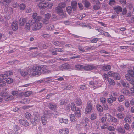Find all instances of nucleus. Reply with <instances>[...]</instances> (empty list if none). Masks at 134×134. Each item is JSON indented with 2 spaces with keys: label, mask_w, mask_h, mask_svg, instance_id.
<instances>
[{
  "label": "nucleus",
  "mask_w": 134,
  "mask_h": 134,
  "mask_svg": "<svg viewBox=\"0 0 134 134\" xmlns=\"http://www.w3.org/2000/svg\"><path fill=\"white\" fill-rule=\"evenodd\" d=\"M27 71L29 74L34 76H38L41 74V68L39 65L34 66L31 69H29Z\"/></svg>",
  "instance_id": "obj_1"
},
{
  "label": "nucleus",
  "mask_w": 134,
  "mask_h": 134,
  "mask_svg": "<svg viewBox=\"0 0 134 134\" xmlns=\"http://www.w3.org/2000/svg\"><path fill=\"white\" fill-rule=\"evenodd\" d=\"M31 23L33 26L32 29L34 31H36L40 29L42 26L41 23L34 21L32 20L31 21Z\"/></svg>",
  "instance_id": "obj_2"
},
{
  "label": "nucleus",
  "mask_w": 134,
  "mask_h": 134,
  "mask_svg": "<svg viewBox=\"0 0 134 134\" xmlns=\"http://www.w3.org/2000/svg\"><path fill=\"white\" fill-rule=\"evenodd\" d=\"M41 68V71H42L44 73H48L51 72L53 71H54V70L55 69L56 67H53V66L52 67V69L51 70H49L47 68V67L46 66H40Z\"/></svg>",
  "instance_id": "obj_3"
},
{
  "label": "nucleus",
  "mask_w": 134,
  "mask_h": 134,
  "mask_svg": "<svg viewBox=\"0 0 134 134\" xmlns=\"http://www.w3.org/2000/svg\"><path fill=\"white\" fill-rule=\"evenodd\" d=\"M55 69H54V70L58 71L60 70H63V69H68L69 68V65L68 64H64L60 66L58 68L55 67Z\"/></svg>",
  "instance_id": "obj_4"
},
{
  "label": "nucleus",
  "mask_w": 134,
  "mask_h": 134,
  "mask_svg": "<svg viewBox=\"0 0 134 134\" xmlns=\"http://www.w3.org/2000/svg\"><path fill=\"white\" fill-rule=\"evenodd\" d=\"M59 7L55 8V10L59 15L62 18H64L66 17V13L64 12L63 9H59Z\"/></svg>",
  "instance_id": "obj_5"
},
{
  "label": "nucleus",
  "mask_w": 134,
  "mask_h": 134,
  "mask_svg": "<svg viewBox=\"0 0 134 134\" xmlns=\"http://www.w3.org/2000/svg\"><path fill=\"white\" fill-rule=\"evenodd\" d=\"M12 72L10 71H8L5 72L3 74H1L0 75V79H3L5 80L8 76L11 75L13 74Z\"/></svg>",
  "instance_id": "obj_6"
},
{
  "label": "nucleus",
  "mask_w": 134,
  "mask_h": 134,
  "mask_svg": "<svg viewBox=\"0 0 134 134\" xmlns=\"http://www.w3.org/2000/svg\"><path fill=\"white\" fill-rule=\"evenodd\" d=\"M5 10H7L8 11V12L9 13V15H6L5 18L6 19H9L11 18L10 15L12 14L13 11V9L11 7L8 6L6 8Z\"/></svg>",
  "instance_id": "obj_7"
},
{
  "label": "nucleus",
  "mask_w": 134,
  "mask_h": 134,
  "mask_svg": "<svg viewBox=\"0 0 134 134\" xmlns=\"http://www.w3.org/2000/svg\"><path fill=\"white\" fill-rule=\"evenodd\" d=\"M97 70L96 66L92 65H86L84 66V70Z\"/></svg>",
  "instance_id": "obj_8"
},
{
  "label": "nucleus",
  "mask_w": 134,
  "mask_h": 134,
  "mask_svg": "<svg viewBox=\"0 0 134 134\" xmlns=\"http://www.w3.org/2000/svg\"><path fill=\"white\" fill-rule=\"evenodd\" d=\"M47 2L41 1L39 4L38 6L40 9H43L47 7Z\"/></svg>",
  "instance_id": "obj_9"
},
{
  "label": "nucleus",
  "mask_w": 134,
  "mask_h": 134,
  "mask_svg": "<svg viewBox=\"0 0 134 134\" xmlns=\"http://www.w3.org/2000/svg\"><path fill=\"white\" fill-rule=\"evenodd\" d=\"M19 122L20 124L25 127H27L29 125V124L27 121L24 119H20L19 120Z\"/></svg>",
  "instance_id": "obj_10"
},
{
  "label": "nucleus",
  "mask_w": 134,
  "mask_h": 134,
  "mask_svg": "<svg viewBox=\"0 0 134 134\" xmlns=\"http://www.w3.org/2000/svg\"><path fill=\"white\" fill-rule=\"evenodd\" d=\"M69 132V130L66 128H63L59 130L60 134H68Z\"/></svg>",
  "instance_id": "obj_11"
},
{
  "label": "nucleus",
  "mask_w": 134,
  "mask_h": 134,
  "mask_svg": "<svg viewBox=\"0 0 134 134\" xmlns=\"http://www.w3.org/2000/svg\"><path fill=\"white\" fill-rule=\"evenodd\" d=\"M113 8L117 14H118L119 13L121 12L122 11V8L120 6H115Z\"/></svg>",
  "instance_id": "obj_12"
},
{
  "label": "nucleus",
  "mask_w": 134,
  "mask_h": 134,
  "mask_svg": "<svg viewBox=\"0 0 134 134\" xmlns=\"http://www.w3.org/2000/svg\"><path fill=\"white\" fill-rule=\"evenodd\" d=\"M26 19L24 18H21L19 21V25L21 26H24L26 23Z\"/></svg>",
  "instance_id": "obj_13"
},
{
  "label": "nucleus",
  "mask_w": 134,
  "mask_h": 134,
  "mask_svg": "<svg viewBox=\"0 0 134 134\" xmlns=\"http://www.w3.org/2000/svg\"><path fill=\"white\" fill-rule=\"evenodd\" d=\"M12 27L14 31L16 30L18 28V25L16 22H13L12 24Z\"/></svg>",
  "instance_id": "obj_14"
},
{
  "label": "nucleus",
  "mask_w": 134,
  "mask_h": 134,
  "mask_svg": "<svg viewBox=\"0 0 134 134\" xmlns=\"http://www.w3.org/2000/svg\"><path fill=\"white\" fill-rule=\"evenodd\" d=\"M92 109V107L91 105L90 104L86 107L85 110V113L86 114L89 113L91 111Z\"/></svg>",
  "instance_id": "obj_15"
},
{
  "label": "nucleus",
  "mask_w": 134,
  "mask_h": 134,
  "mask_svg": "<svg viewBox=\"0 0 134 134\" xmlns=\"http://www.w3.org/2000/svg\"><path fill=\"white\" fill-rule=\"evenodd\" d=\"M27 70V69H25L21 70L20 69L19 71H20V74L22 76H25L26 75L28 74V72L26 71Z\"/></svg>",
  "instance_id": "obj_16"
},
{
  "label": "nucleus",
  "mask_w": 134,
  "mask_h": 134,
  "mask_svg": "<svg viewBox=\"0 0 134 134\" xmlns=\"http://www.w3.org/2000/svg\"><path fill=\"white\" fill-rule=\"evenodd\" d=\"M66 6V4L64 2H62L59 4L58 6L56 8L59 7V9H62V8L65 7Z\"/></svg>",
  "instance_id": "obj_17"
},
{
  "label": "nucleus",
  "mask_w": 134,
  "mask_h": 134,
  "mask_svg": "<svg viewBox=\"0 0 134 134\" xmlns=\"http://www.w3.org/2000/svg\"><path fill=\"white\" fill-rule=\"evenodd\" d=\"M71 5L74 10L76 9L77 7V3L76 1H73L71 2Z\"/></svg>",
  "instance_id": "obj_18"
},
{
  "label": "nucleus",
  "mask_w": 134,
  "mask_h": 134,
  "mask_svg": "<svg viewBox=\"0 0 134 134\" xmlns=\"http://www.w3.org/2000/svg\"><path fill=\"white\" fill-rule=\"evenodd\" d=\"M59 122L61 123H64L67 124L68 122V120L67 119H64L62 118H59Z\"/></svg>",
  "instance_id": "obj_19"
},
{
  "label": "nucleus",
  "mask_w": 134,
  "mask_h": 134,
  "mask_svg": "<svg viewBox=\"0 0 134 134\" xmlns=\"http://www.w3.org/2000/svg\"><path fill=\"white\" fill-rule=\"evenodd\" d=\"M105 117L107 120L109 122H111L112 116L109 114L107 113L105 114Z\"/></svg>",
  "instance_id": "obj_20"
},
{
  "label": "nucleus",
  "mask_w": 134,
  "mask_h": 134,
  "mask_svg": "<svg viewBox=\"0 0 134 134\" xmlns=\"http://www.w3.org/2000/svg\"><path fill=\"white\" fill-rule=\"evenodd\" d=\"M49 106L51 110H54L56 109L57 105L53 103H50L49 104Z\"/></svg>",
  "instance_id": "obj_21"
},
{
  "label": "nucleus",
  "mask_w": 134,
  "mask_h": 134,
  "mask_svg": "<svg viewBox=\"0 0 134 134\" xmlns=\"http://www.w3.org/2000/svg\"><path fill=\"white\" fill-rule=\"evenodd\" d=\"M116 116L118 118L122 119L124 118L125 115L124 114L119 113L116 114Z\"/></svg>",
  "instance_id": "obj_22"
},
{
  "label": "nucleus",
  "mask_w": 134,
  "mask_h": 134,
  "mask_svg": "<svg viewBox=\"0 0 134 134\" xmlns=\"http://www.w3.org/2000/svg\"><path fill=\"white\" fill-rule=\"evenodd\" d=\"M116 100V98L115 97H112L110 98H108L107 102L108 103H111L113 101H115Z\"/></svg>",
  "instance_id": "obj_23"
},
{
  "label": "nucleus",
  "mask_w": 134,
  "mask_h": 134,
  "mask_svg": "<svg viewBox=\"0 0 134 134\" xmlns=\"http://www.w3.org/2000/svg\"><path fill=\"white\" fill-rule=\"evenodd\" d=\"M12 0H0V3L4 4V3L8 4L10 3Z\"/></svg>",
  "instance_id": "obj_24"
},
{
  "label": "nucleus",
  "mask_w": 134,
  "mask_h": 134,
  "mask_svg": "<svg viewBox=\"0 0 134 134\" xmlns=\"http://www.w3.org/2000/svg\"><path fill=\"white\" fill-rule=\"evenodd\" d=\"M75 111L76 112L75 114L76 116L78 117L80 116L81 115V113H80V110L78 108H77Z\"/></svg>",
  "instance_id": "obj_25"
},
{
  "label": "nucleus",
  "mask_w": 134,
  "mask_h": 134,
  "mask_svg": "<svg viewBox=\"0 0 134 134\" xmlns=\"http://www.w3.org/2000/svg\"><path fill=\"white\" fill-rule=\"evenodd\" d=\"M44 117L46 118H48L50 117L51 114L50 113V111H49L46 110L44 112Z\"/></svg>",
  "instance_id": "obj_26"
},
{
  "label": "nucleus",
  "mask_w": 134,
  "mask_h": 134,
  "mask_svg": "<svg viewBox=\"0 0 134 134\" xmlns=\"http://www.w3.org/2000/svg\"><path fill=\"white\" fill-rule=\"evenodd\" d=\"M83 66L81 65L78 64L75 66V69L76 70H81L83 69Z\"/></svg>",
  "instance_id": "obj_27"
},
{
  "label": "nucleus",
  "mask_w": 134,
  "mask_h": 134,
  "mask_svg": "<svg viewBox=\"0 0 134 134\" xmlns=\"http://www.w3.org/2000/svg\"><path fill=\"white\" fill-rule=\"evenodd\" d=\"M47 29L49 30H53L54 29V26L52 24H50L46 26Z\"/></svg>",
  "instance_id": "obj_28"
},
{
  "label": "nucleus",
  "mask_w": 134,
  "mask_h": 134,
  "mask_svg": "<svg viewBox=\"0 0 134 134\" xmlns=\"http://www.w3.org/2000/svg\"><path fill=\"white\" fill-rule=\"evenodd\" d=\"M70 107L72 111H76L77 108H76L74 103H72L70 105Z\"/></svg>",
  "instance_id": "obj_29"
},
{
  "label": "nucleus",
  "mask_w": 134,
  "mask_h": 134,
  "mask_svg": "<svg viewBox=\"0 0 134 134\" xmlns=\"http://www.w3.org/2000/svg\"><path fill=\"white\" fill-rule=\"evenodd\" d=\"M103 69L105 71H108L110 70L111 66L110 65H104L103 67Z\"/></svg>",
  "instance_id": "obj_30"
},
{
  "label": "nucleus",
  "mask_w": 134,
  "mask_h": 134,
  "mask_svg": "<svg viewBox=\"0 0 134 134\" xmlns=\"http://www.w3.org/2000/svg\"><path fill=\"white\" fill-rule=\"evenodd\" d=\"M19 129V127L17 125H15L14 126V134H20L18 132V131Z\"/></svg>",
  "instance_id": "obj_31"
},
{
  "label": "nucleus",
  "mask_w": 134,
  "mask_h": 134,
  "mask_svg": "<svg viewBox=\"0 0 134 134\" xmlns=\"http://www.w3.org/2000/svg\"><path fill=\"white\" fill-rule=\"evenodd\" d=\"M125 122L127 123H130L131 122V120L130 118L128 116L125 117L124 119Z\"/></svg>",
  "instance_id": "obj_32"
},
{
  "label": "nucleus",
  "mask_w": 134,
  "mask_h": 134,
  "mask_svg": "<svg viewBox=\"0 0 134 134\" xmlns=\"http://www.w3.org/2000/svg\"><path fill=\"white\" fill-rule=\"evenodd\" d=\"M25 116L28 120H30L31 118V114L28 112L25 113Z\"/></svg>",
  "instance_id": "obj_33"
},
{
  "label": "nucleus",
  "mask_w": 134,
  "mask_h": 134,
  "mask_svg": "<svg viewBox=\"0 0 134 134\" xmlns=\"http://www.w3.org/2000/svg\"><path fill=\"white\" fill-rule=\"evenodd\" d=\"M117 131L119 132L124 133L125 132L124 129L121 127H118L117 129Z\"/></svg>",
  "instance_id": "obj_34"
},
{
  "label": "nucleus",
  "mask_w": 134,
  "mask_h": 134,
  "mask_svg": "<svg viewBox=\"0 0 134 134\" xmlns=\"http://www.w3.org/2000/svg\"><path fill=\"white\" fill-rule=\"evenodd\" d=\"M32 21L30 20L29 21V23H27L26 24V28L28 30H29L30 29V26H31L32 28L33 26L31 23V21Z\"/></svg>",
  "instance_id": "obj_35"
},
{
  "label": "nucleus",
  "mask_w": 134,
  "mask_h": 134,
  "mask_svg": "<svg viewBox=\"0 0 134 134\" xmlns=\"http://www.w3.org/2000/svg\"><path fill=\"white\" fill-rule=\"evenodd\" d=\"M97 110L100 112H102L103 111V109L102 107L99 104H97L96 106Z\"/></svg>",
  "instance_id": "obj_36"
},
{
  "label": "nucleus",
  "mask_w": 134,
  "mask_h": 134,
  "mask_svg": "<svg viewBox=\"0 0 134 134\" xmlns=\"http://www.w3.org/2000/svg\"><path fill=\"white\" fill-rule=\"evenodd\" d=\"M120 77L119 74L117 73H115L114 78L116 80H119Z\"/></svg>",
  "instance_id": "obj_37"
},
{
  "label": "nucleus",
  "mask_w": 134,
  "mask_h": 134,
  "mask_svg": "<svg viewBox=\"0 0 134 134\" xmlns=\"http://www.w3.org/2000/svg\"><path fill=\"white\" fill-rule=\"evenodd\" d=\"M121 82L124 87L127 88H128L129 87V85L128 83L124 82L123 81H121Z\"/></svg>",
  "instance_id": "obj_38"
},
{
  "label": "nucleus",
  "mask_w": 134,
  "mask_h": 134,
  "mask_svg": "<svg viewBox=\"0 0 134 134\" xmlns=\"http://www.w3.org/2000/svg\"><path fill=\"white\" fill-rule=\"evenodd\" d=\"M70 118L71 121H74L76 120L74 115L73 114H71L70 115Z\"/></svg>",
  "instance_id": "obj_39"
},
{
  "label": "nucleus",
  "mask_w": 134,
  "mask_h": 134,
  "mask_svg": "<svg viewBox=\"0 0 134 134\" xmlns=\"http://www.w3.org/2000/svg\"><path fill=\"white\" fill-rule=\"evenodd\" d=\"M124 100V96L121 95L118 98V101L120 102H122Z\"/></svg>",
  "instance_id": "obj_40"
},
{
  "label": "nucleus",
  "mask_w": 134,
  "mask_h": 134,
  "mask_svg": "<svg viewBox=\"0 0 134 134\" xmlns=\"http://www.w3.org/2000/svg\"><path fill=\"white\" fill-rule=\"evenodd\" d=\"M107 80L110 85H115V82L114 80L109 78Z\"/></svg>",
  "instance_id": "obj_41"
},
{
  "label": "nucleus",
  "mask_w": 134,
  "mask_h": 134,
  "mask_svg": "<svg viewBox=\"0 0 134 134\" xmlns=\"http://www.w3.org/2000/svg\"><path fill=\"white\" fill-rule=\"evenodd\" d=\"M3 80H4L3 79H0V86H3L6 85V82L3 81Z\"/></svg>",
  "instance_id": "obj_42"
},
{
  "label": "nucleus",
  "mask_w": 134,
  "mask_h": 134,
  "mask_svg": "<svg viewBox=\"0 0 134 134\" xmlns=\"http://www.w3.org/2000/svg\"><path fill=\"white\" fill-rule=\"evenodd\" d=\"M66 10L69 14L71 13L72 12V9L71 7L68 6L66 8Z\"/></svg>",
  "instance_id": "obj_43"
},
{
  "label": "nucleus",
  "mask_w": 134,
  "mask_h": 134,
  "mask_svg": "<svg viewBox=\"0 0 134 134\" xmlns=\"http://www.w3.org/2000/svg\"><path fill=\"white\" fill-rule=\"evenodd\" d=\"M19 6L20 9L21 10H24L26 7L24 3H22L20 4Z\"/></svg>",
  "instance_id": "obj_44"
},
{
  "label": "nucleus",
  "mask_w": 134,
  "mask_h": 134,
  "mask_svg": "<svg viewBox=\"0 0 134 134\" xmlns=\"http://www.w3.org/2000/svg\"><path fill=\"white\" fill-rule=\"evenodd\" d=\"M117 110L119 112L122 111L124 110V108L122 105H120L117 108Z\"/></svg>",
  "instance_id": "obj_45"
},
{
  "label": "nucleus",
  "mask_w": 134,
  "mask_h": 134,
  "mask_svg": "<svg viewBox=\"0 0 134 134\" xmlns=\"http://www.w3.org/2000/svg\"><path fill=\"white\" fill-rule=\"evenodd\" d=\"M46 117H44L43 116H42L41 118V120L42 124L43 125H45L47 123L46 120L45 119Z\"/></svg>",
  "instance_id": "obj_46"
},
{
  "label": "nucleus",
  "mask_w": 134,
  "mask_h": 134,
  "mask_svg": "<svg viewBox=\"0 0 134 134\" xmlns=\"http://www.w3.org/2000/svg\"><path fill=\"white\" fill-rule=\"evenodd\" d=\"M128 73L129 74L131 77H134V71L132 70H129L128 71Z\"/></svg>",
  "instance_id": "obj_47"
},
{
  "label": "nucleus",
  "mask_w": 134,
  "mask_h": 134,
  "mask_svg": "<svg viewBox=\"0 0 134 134\" xmlns=\"http://www.w3.org/2000/svg\"><path fill=\"white\" fill-rule=\"evenodd\" d=\"M8 93L5 91H3L0 94L1 96L3 97H5L8 95Z\"/></svg>",
  "instance_id": "obj_48"
},
{
  "label": "nucleus",
  "mask_w": 134,
  "mask_h": 134,
  "mask_svg": "<svg viewBox=\"0 0 134 134\" xmlns=\"http://www.w3.org/2000/svg\"><path fill=\"white\" fill-rule=\"evenodd\" d=\"M100 102L102 103V104H105L106 102L105 98L103 97H102L100 98Z\"/></svg>",
  "instance_id": "obj_49"
},
{
  "label": "nucleus",
  "mask_w": 134,
  "mask_h": 134,
  "mask_svg": "<svg viewBox=\"0 0 134 134\" xmlns=\"http://www.w3.org/2000/svg\"><path fill=\"white\" fill-rule=\"evenodd\" d=\"M115 73L113 71H109L108 73V75L110 77H114Z\"/></svg>",
  "instance_id": "obj_50"
},
{
  "label": "nucleus",
  "mask_w": 134,
  "mask_h": 134,
  "mask_svg": "<svg viewBox=\"0 0 134 134\" xmlns=\"http://www.w3.org/2000/svg\"><path fill=\"white\" fill-rule=\"evenodd\" d=\"M84 6L86 8H88L89 7L90 5V3L89 2L87 1H85L84 0Z\"/></svg>",
  "instance_id": "obj_51"
},
{
  "label": "nucleus",
  "mask_w": 134,
  "mask_h": 134,
  "mask_svg": "<svg viewBox=\"0 0 134 134\" xmlns=\"http://www.w3.org/2000/svg\"><path fill=\"white\" fill-rule=\"evenodd\" d=\"M13 81V79L10 78H8L6 80V82L8 84H10L12 83Z\"/></svg>",
  "instance_id": "obj_52"
},
{
  "label": "nucleus",
  "mask_w": 134,
  "mask_h": 134,
  "mask_svg": "<svg viewBox=\"0 0 134 134\" xmlns=\"http://www.w3.org/2000/svg\"><path fill=\"white\" fill-rule=\"evenodd\" d=\"M97 117V115L95 113H92L91 116V120H94Z\"/></svg>",
  "instance_id": "obj_53"
},
{
  "label": "nucleus",
  "mask_w": 134,
  "mask_h": 134,
  "mask_svg": "<svg viewBox=\"0 0 134 134\" xmlns=\"http://www.w3.org/2000/svg\"><path fill=\"white\" fill-rule=\"evenodd\" d=\"M122 91L124 94L128 95L130 94L128 90L126 89H124L122 90Z\"/></svg>",
  "instance_id": "obj_54"
},
{
  "label": "nucleus",
  "mask_w": 134,
  "mask_h": 134,
  "mask_svg": "<svg viewBox=\"0 0 134 134\" xmlns=\"http://www.w3.org/2000/svg\"><path fill=\"white\" fill-rule=\"evenodd\" d=\"M14 98V97L12 96H10L9 97H7L5 99V101H8L9 100H11Z\"/></svg>",
  "instance_id": "obj_55"
},
{
  "label": "nucleus",
  "mask_w": 134,
  "mask_h": 134,
  "mask_svg": "<svg viewBox=\"0 0 134 134\" xmlns=\"http://www.w3.org/2000/svg\"><path fill=\"white\" fill-rule=\"evenodd\" d=\"M31 122L32 123V124L34 126L36 125L37 123L35 121V120L31 118L30 120Z\"/></svg>",
  "instance_id": "obj_56"
},
{
  "label": "nucleus",
  "mask_w": 134,
  "mask_h": 134,
  "mask_svg": "<svg viewBox=\"0 0 134 134\" xmlns=\"http://www.w3.org/2000/svg\"><path fill=\"white\" fill-rule=\"evenodd\" d=\"M47 7H48V8L50 9L53 5V3L51 2H47Z\"/></svg>",
  "instance_id": "obj_57"
},
{
  "label": "nucleus",
  "mask_w": 134,
  "mask_h": 134,
  "mask_svg": "<svg viewBox=\"0 0 134 134\" xmlns=\"http://www.w3.org/2000/svg\"><path fill=\"white\" fill-rule=\"evenodd\" d=\"M43 22L44 24H48L49 22V19H47L46 18H44L43 20Z\"/></svg>",
  "instance_id": "obj_58"
},
{
  "label": "nucleus",
  "mask_w": 134,
  "mask_h": 134,
  "mask_svg": "<svg viewBox=\"0 0 134 134\" xmlns=\"http://www.w3.org/2000/svg\"><path fill=\"white\" fill-rule=\"evenodd\" d=\"M51 16V14L49 13H47L45 15L44 18L47 19H49V20Z\"/></svg>",
  "instance_id": "obj_59"
},
{
  "label": "nucleus",
  "mask_w": 134,
  "mask_h": 134,
  "mask_svg": "<svg viewBox=\"0 0 134 134\" xmlns=\"http://www.w3.org/2000/svg\"><path fill=\"white\" fill-rule=\"evenodd\" d=\"M99 4H98L96 5H94L93 6V9L95 10H97L99 9L100 8V7L99 6Z\"/></svg>",
  "instance_id": "obj_60"
},
{
  "label": "nucleus",
  "mask_w": 134,
  "mask_h": 134,
  "mask_svg": "<svg viewBox=\"0 0 134 134\" xmlns=\"http://www.w3.org/2000/svg\"><path fill=\"white\" fill-rule=\"evenodd\" d=\"M32 93V92L31 91H27L25 93V95L26 97H28L30 96Z\"/></svg>",
  "instance_id": "obj_61"
},
{
  "label": "nucleus",
  "mask_w": 134,
  "mask_h": 134,
  "mask_svg": "<svg viewBox=\"0 0 134 134\" xmlns=\"http://www.w3.org/2000/svg\"><path fill=\"white\" fill-rule=\"evenodd\" d=\"M34 119L37 123L38 122L40 121V117L38 116H36L34 118Z\"/></svg>",
  "instance_id": "obj_62"
},
{
  "label": "nucleus",
  "mask_w": 134,
  "mask_h": 134,
  "mask_svg": "<svg viewBox=\"0 0 134 134\" xmlns=\"http://www.w3.org/2000/svg\"><path fill=\"white\" fill-rule=\"evenodd\" d=\"M115 0H110L109 3V4L111 6L115 4Z\"/></svg>",
  "instance_id": "obj_63"
},
{
  "label": "nucleus",
  "mask_w": 134,
  "mask_h": 134,
  "mask_svg": "<svg viewBox=\"0 0 134 134\" xmlns=\"http://www.w3.org/2000/svg\"><path fill=\"white\" fill-rule=\"evenodd\" d=\"M42 36L45 38H47L50 37V35L47 34H44L42 35Z\"/></svg>",
  "instance_id": "obj_64"
}]
</instances>
